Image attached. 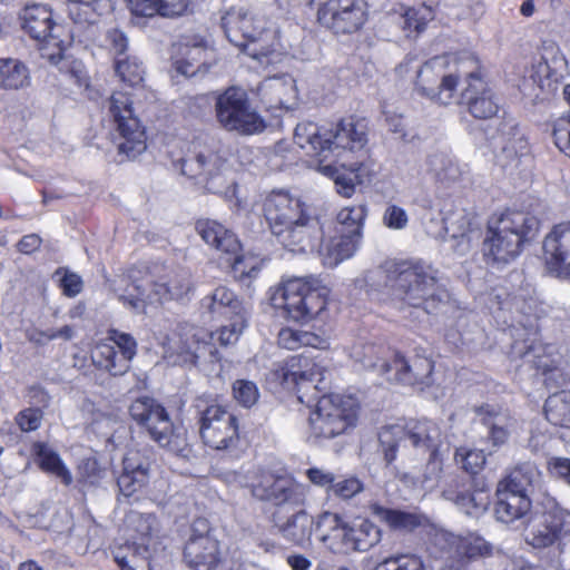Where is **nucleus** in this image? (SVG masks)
<instances>
[{
	"label": "nucleus",
	"mask_w": 570,
	"mask_h": 570,
	"mask_svg": "<svg viewBox=\"0 0 570 570\" xmlns=\"http://www.w3.org/2000/svg\"><path fill=\"white\" fill-rule=\"evenodd\" d=\"M366 215L367 207L364 204L342 208L336 215L335 233L348 234L362 238Z\"/></svg>",
	"instance_id": "a18cd8bd"
},
{
	"label": "nucleus",
	"mask_w": 570,
	"mask_h": 570,
	"mask_svg": "<svg viewBox=\"0 0 570 570\" xmlns=\"http://www.w3.org/2000/svg\"><path fill=\"white\" fill-rule=\"evenodd\" d=\"M108 114L115 124L118 153L134 159L147 148L146 131L135 114L127 92L116 91L108 100Z\"/></svg>",
	"instance_id": "9d476101"
},
{
	"label": "nucleus",
	"mask_w": 570,
	"mask_h": 570,
	"mask_svg": "<svg viewBox=\"0 0 570 570\" xmlns=\"http://www.w3.org/2000/svg\"><path fill=\"white\" fill-rule=\"evenodd\" d=\"M364 490L363 482L355 475H337L330 497L351 500Z\"/></svg>",
	"instance_id": "864d4df0"
},
{
	"label": "nucleus",
	"mask_w": 570,
	"mask_h": 570,
	"mask_svg": "<svg viewBox=\"0 0 570 570\" xmlns=\"http://www.w3.org/2000/svg\"><path fill=\"white\" fill-rule=\"evenodd\" d=\"M183 48V58L175 62V69L178 73L185 77H194L209 70V66L205 61L207 48L203 39L193 43L186 42Z\"/></svg>",
	"instance_id": "e433bc0d"
},
{
	"label": "nucleus",
	"mask_w": 570,
	"mask_h": 570,
	"mask_svg": "<svg viewBox=\"0 0 570 570\" xmlns=\"http://www.w3.org/2000/svg\"><path fill=\"white\" fill-rule=\"evenodd\" d=\"M273 525L289 542L304 546L315 530L316 521L302 507L275 510L272 514Z\"/></svg>",
	"instance_id": "b1692460"
},
{
	"label": "nucleus",
	"mask_w": 570,
	"mask_h": 570,
	"mask_svg": "<svg viewBox=\"0 0 570 570\" xmlns=\"http://www.w3.org/2000/svg\"><path fill=\"white\" fill-rule=\"evenodd\" d=\"M440 63L438 57L426 61L417 71L416 89L431 100L449 105L460 82L458 75H442L440 81L434 77V67Z\"/></svg>",
	"instance_id": "a878e982"
},
{
	"label": "nucleus",
	"mask_w": 570,
	"mask_h": 570,
	"mask_svg": "<svg viewBox=\"0 0 570 570\" xmlns=\"http://www.w3.org/2000/svg\"><path fill=\"white\" fill-rule=\"evenodd\" d=\"M404 17L405 23L409 28H413L415 31L421 32L425 29L428 21L433 18V14L430 8L422 7L420 9H407Z\"/></svg>",
	"instance_id": "e2e57ef3"
},
{
	"label": "nucleus",
	"mask_w": 570,
	"mask_h": 570,
	"mask_svg": "<svg viewBox=\"0 0 570 570\" xmlns=\"http://www.w3.org/2000/svg\"><path fill=\"white\" fill-rule=\"evenodd\" d=\"M548 351L554 352V345L542 344L541 342H532L531 344H514L513 353L518 354L527 363L530 364V358H540V356L547 355Z\"/></svg>",
	"instance_id": "bf43d9fd"
},
{
	"label": "nucleus",
	"mask_w": 570,
	"mask_h": 570,
	"mask_svg": "<svg viewBox=\"0 0 570 570\" xmlns=\"http://www.w3.org/2000/svg\"><path fill=\"white\" fill-rule=\"evenodd\" d=\"M383 222L391 229H403L407 225L409 217L402 207L390 205L384 212Z\"/></svg>",
	"instance_id": "338daca9"
},
{
	"label": "nucleus",
	"mask_w": 570,
	"mask_h": 570,
	"mask_svg": "<svg viewBox=\"0 0 570 570\" xmlns=\"http://www.w3.org/2000/svg\"><path fill=\"white\" fill-rule=\"evenodd\" d=\"M547 420L553 425L570 429V395L553 394L544 403Z\"/></svg>",
	"instance_id": "49530a36"
},
{
	"label": "nucleus",
	"mask_w": 570,
	"mask_h": 570,
	"mask_svg": "<svg viewBox=\"0 0 570 570\" xmlns=\"http://www.w3.org/2000/svg\"><path fill=\"white\" fill-rule=\"evenodd\" d=\"M20 20L21 28L32 39L57 47L63 42L61 39L63 27L53 21L52 12L47 6H27L20 13Z\"/></svg>",
	"instance_id": "412c9836"
},
{
	"label": "nucleus",
	"mask_w": 570,
	"mask_h": 570,
	"mask_svg": "<svg viewBox=\"0 0 570 570\" xmlns=\"http://www.w3.org/2000/svg\"><path fill=\"white\" fill-rule=\"evenodd\" d=\"M368 510L392 530L412 532L428 523V518L421 513L385 508L377 502L371 503Z\"/></svg>",
	"instance_id": "2f4dec72"
},
{
	"label": "nucleus",
	"mask_w": 570,
	"mask_h": 570,
	"mask_svg": "<svg viewBox=\"0 0 570 570\" xmlns=\"http://www.w3.org/2000/svg\"><path fill=\"white\" fill-rule=\"evenodd\" d=\"M222 27L228 41L249 57L261 60L267 55L263 47H256L265 31V22L262 19L242 9H233L222 18Z\"/></svg>",
	"instance_id": "f3484780"
},
{
	"label": "nucleus",
	"mask_w": 570,
	"mask_h": 570,
	"mask_svg": "<svg viewBox=\"0 0 570 570\" xmlns=\"http://www.w3.org/2000/svg\"><path fill=\"white\" fill-rule=\"evenodd\" d=\"M472 411L474 413L472 428L480 423L485 429V436L490 439L494 445H501L505 443L509 438V431L500 424L503 417L494 409V406L490 404H483L481 406H474Z\"/></svg>",
	"instance_id": "4c0bfd02"
},
{
	"label": "nucleus",
	"mask_w": 570,
	"mask_h": 570,
	"mask_svg": "<svg viewBox=\"0 0 570 570\" xmlns=\"http://www.w3.org/2000/svg\"><path fill=\"white\" fill-rule=\"evenodd\" d=\"M77 475L82 487H98L106 476V469L100 465L96 456H88L80 460Z\"/></svg>",
	"instance_id": "3c124183"
},
{
	"label": "nucleus",
	"mask_w": 570,
	"mask_h": 570,
	"mask_svg": "<svg viewBox=\"0 0 570 570\" xmlns=\"http://www.w3.org/2000/svg\"><path fill=\"white\" fill-rule=\"evenodd\" d=\"M184 560L191 570H215L222 561L219 541L205 518H197L185 543Z\"/></svg>",
	"instance_id": "2eb2a0df"
},
{
	"label": "nucleus",
	"mask_w": 570,
	"mask_h": 570,
	"mask_svg": "<svg viewBox=\"0 0 570 570\" xmlns=\"http://www.w3.org/2000/svg\"><path fill=\"white\" fill-rule=\"evenodd\" d=\"M248 317H237L228 320L227 325H223L218 332V342L222 346H228L238 341L239 335L247 327Z\"/></svg>",
	"instance_id": "4d7b16f0"
},
{
	"label": "nucleus",
	"mask_w": 570,
	"mask_h": 570,
	"mask_svg": "<svg viewBox=\"0 0 570 570\" xmlns=\"http://www.w3.org/2000/svg\"><path fill=\"white\" fill-rule=\"evenodd\" d=\"M501 139L500 150L495 154V164L503 170L519 167L521 158L529 153L525 137L520 132L519 125L512 117H504L498 127Z\"/></svg>",
	"instance_id": "4be33fe9"
},
{
	"label": "nucleus",
	"mask_w": 570,
	"mask_h": 570,
	"mask_svg": "<svg viewBox=\"0 0 570 570\" xmlns=\"http://www.w3.org/2000/svg\"><path fill=\"white\" fill-rule=\"evenodd\" d=\"M377 367L381 375L390 382L429 385L433 372V362L426 357L417 356L410 362L402 355L395 354L391 361H383Z\"/></svg>",
	"instance_id": "aec40b11"
},
{
	"label": "nucleus",
	"mask_w": 570,
	"mask_h": 570,
	"mask_svg": "<svg viewBox=\"0 0 570 570\" xmlns=\"http://www.w3.org/2000/svg\"><path fill=\"white\" fill-rule=\"evenodd\" d=\"M495 517L502 523H512L524 518L532 507V499L497 489Z\"/></svg>",
	"instance_id": "72a5a7b5"
},
{
	"label": "nucleus",
	"mask_w": 570,
	"mask_h": 570,
	"mask_svg": "<svg viewBox=\"0 0 570 570\" xmlns=\"http://www.w3.org/2000/svg\"><path fill=\"white\" fill-rule=\"evenodd\" d=\"M150 463L142 459L139 452H130L122 460V472L117 479L119 495L127 503L139 500V494L147 487L150 479Z\"/></svg>",
	"instance_id": "5701e85b"
},
{
	"label": "nucleus",
	"mask_w": 570,
	"mask_h": 570,
	"mask_svg": "<svg viewBox=\"0 0 570 570\" xmlns=\"http://www.w3.org/2000/svg\"><path fill=\"white\" fill-rule=\"evenodd\" d=\"M328 293L315 276L295 277L276 287L269 299L288 321L305 324L325 309Z\"/></svg>",
	"instance_id": "423d86ee"
},
{
	"label": "nucleus",
	"mask_w": 570,
	"mask_h": 570,
	"mask_svg": "<svg viewBox=\"0 0 570 570\" xmlns=\"http://www.w3.org/2000/svg\"><path fill=\"white\" fill-rule=\"evenodd\" d=\"M181 174L196 184L204 186L209 193L223 194L227 180L222 173L220 158L212 150L195 145L179 160Z\"/></svg>",
	"instance_id": "dca6fc26"
},
{
	"label": "nucleus",
	"mask_w": 570,
	"mask_h": 570,
	"mask_svg": "<svg viewBox=\"0 0 570 570\" xmlns=\"http://www.w3.org/2000/svg\"><path fill=\"white\" fill-rule=\"evenodd\" d=\"M120 298L135 313H145L148 304L171 301L167 282H155L150 289H147L142 284H132Z\"/></svg>",
	"instance_id": "7c9ffc66"
},
{
	"label": "nucleus",
	"mask_w": 570,
	"mask_h": 570,
	"mask_svg": "<svg viewBox=\"0 0 570 570\" xmlns=\"http://www.w3.org/2000/svg\"><path fill=\"white\" fill-rule=\"evenodd\" d=\"M32 451L40 469L59 478L65 485L72 483V475L62 462L60 455L43 442H36Z\"/></svg>",
	"instance_id": "a19ab883"
},
{
	"label": "nucleus",
	"mask_w": 570,
	"mask_h": 570,
	"mask_svg": "<svg viewBox=\"0 0 570 570\" xmlns=\"http://www.w3.org/2000/svg\"><path fill=\"white\" fill-rule=\"evenodd\" d=\"M232 390L236 402L246 409L255 405L259 399L257 385L249 380H236L233 383Z\"/></svg>",
	"instance_id": "5fc2aeb1"
},
{
	"label": "nucleus",
	"mask_w": 570,
	"mask_h": 570,
	"mask_svg": "<svg viewBox=\"0 0 570 570\" xmlns=\"http://www.w3.org/2000/svg\"><path fill=\"white\" fill-rule=\"evenodd\" d=\"M341 167L320 163L321 171L333 179L337 193L344 197H351L355 191V186L363 184L361 171L364 166L361 163H354L348 168L344 164Z\"/></svg>",
	"instance_id": "c9c22d12"
},
{
	"label": "nucleus",
	"mask_w": 570,
	"mask_h": 570,
	"mask_svg": "<svg viewBox=\"0 0 570 570\" xmlns=\"http://www.w3.org/2000/svg\"><path fill=\"white\" fill-rule=\"evenodd\" d=\"M42 417L40 407H28L18 413L16 422L23 432H31L40 428Z\"/></svg>",
	"instance_id": "052dcab7"
},
{
	"label": "nucleus",
	"mask_w": 570,
	"mask_h": 570,
	"mask_svg": "<svg viewBox=\"0 0 570 570\" xmlns=\"http://www.w3.org/2000/svg\"><path fill=\"white\" fill-rule=\"evenodd\" d=\"M435 274L436 271L421 259L387 261L367 274L366 283L429 315L435 313L443 302Z\"/></svg>",
	"instance_id": "f03ea898"
},
{
	"label": "nucleus",
	"mask_w": 570,
	"mask_h": 570,
	"mask_svg": "<svg viewBox=\"0 0 570 570\" xmlns=\"http://www.w3.org/2000/svg\"><path fill=\"white\" fill-rule=\"evenodd\" d=\"M294 142L307 155L317 157L322 164L337 149H363L367 144V127L363 120H355L353 117L341 119L331 127L302 121L295 127Z\"/></svg>",
	"instance_id": "39448f33"
},
{
	"label": "nucleus",
	"mask_w": 570,
	"mask_h": 570,
	"mask_svg": "<svg viewBox=\"0 0 570 570\" xmlns=\"http://www.w3.org/2000/svg\"><path fill=\"white\" fill-rule=\"evenodd\" d=\"M30 82L29 69L21 61L13 58L0 59V88L18 90Z\"/></svg>",
	"instance_id": "c03bdc74"
},
{
	"label": "nucleus",
	"mask_w": 570,
	"mask_h": 570,
	"mask_svg": "<svg viewBox=\"0 0 570 570\" xmlns=\"http://www.w3.org/2000/svg\"><path fill=\"white\" fill-rule=\"evenodd\" d=\"M317 8L318 23L335 35H352L367 21L365 0H309Z\"/></svg>",
	"instance_id": "ddd939ff"
},
{
	"label": "nucleus",
	"mask_w": 570,
	"mask_h": 570,
	"mask_svg": "<svg viewBox=\"0 0 570 570\" xmlns=\"http://www.w3.org/2000/svg\"><path fill=\"white\" fill-rule=\"evenodd\" d=\"M189 4V0H128L131 13L145 18L155 14L165 18L181 17L187 12Z\"/></svg>",
	"instance_id": "473e14b6"
},
{
	"label": "nucleus",
	"mask_w": 570,
	"mask_h": 570,
	"mask_svg": "<svg viewBox=\"0 0 570 570\" xmlns=\"http://www.w3.org/2000/svg\"><path fill=\"white\" fill-rule=\"evenodd\" d=\"M325 368L316 364L311 357L294 355L289 357L275 375L281 384L299 393L298 399L304 402V396L314 391L316 409L309 415L311 438L315 440L334 439L355 426L357 420V404L351 396L340 394L317 393L325 390Z\"/></svg>",
	"instance_id": "f257e3e1"
},
{
	"label": "nucleus",
	"mask_w": 570,
	"mask_h": 570,
	"mask_svg": "<svg viewBox=\"0 0 570 570\" xmlns=\"http://www.w3.org/2000/svg\"><path fill=\"white\" fill-rule=\"evenodd\" d=\"M263 210L272 235L284 248L306 253L320 246L323 227L311 205L286 191H273Z\"/></svg>",
	"instance_id": "7ed1b4c3"
},
{
	"label": "nucleus",
	"mask_w": 570,
	"mask_h": 570,
	"mask_svg": "<svg viewBox=\"0 0 570 570\" xmlns=\"http://www.w3.org/2000/svg\"><path fill=\"white\" fill-rule=\"evenodd\" d=\"M433 543L440 549V558L444 559L450 570H461L463 567L462 539L451 532H436Z\"/></svg>",
	"instance_id": "37998d69"
},
{
	"label": "nucleus",
	"mask_w": 570,
	"mask_h": 570,
	"mask_svg": "<svg viewBox=\"0 0 570 570\" xmlns=\"http://www.w3.org/2000/svg\"><path fill=\"white\" fill-rule=\"evenodd\" d=\"M195 230L207 245L224 254L236 253L240 249V242L237 236L217 220L198 219L195 223Z\"/></svg>",
	"instance_id": "cd10ccee"
},
{
	"label": "nucleus",
	"mask_w": 570,
	"mask_h": 570,
	"mask_svg": "<svg viewBox=\"0 0 570 570\" xmlns=\"http://www.w3.org/2000/svg\"><path fill=\"white\" fill-rule=\"evenodd\" d=\"M169 297L171 299H183L191 291V281L187 273L175 275L168 282Z\"/></svg>",
	"instance_id": "0e129e2a"
},
{
	"label": "nucleus",
	"mask_w": 570,
	"mask_h": 570,
	"mask_svg": "<svg viewBox=\"0 0 570 570\" xmlns=\"http://www.w3.org/2000/svg\"><path fill=\"white\" fill-rule=\"evenodd\" d=\"M375 570H425V564L420 556L396 553L383 559Z\"/></svg>",
	"instance_id": "603ef678"
},
{
	"label": "nucleus",
	"mask_w": 570,
	"mask_h": 570,
	"mask_svg": "<svg viewBox=\"0 0 570 570\" xmlns=\"http://www.w3.org/2000/svg\"><path fill=\"white\" fill-rule=\"evenodd\" d=\"M379 440L384 460L390 465L396 459V451L401 445L412 446L419 455L435 454L442 443V433L440 426L431 420H411L404 429L399 426L384 429Z\"/></svg>",
	"instance_id": "6e6552de"
},
{
	"label": "nucleus",
	"mask_w": 570,
	"mask_h": 570,
	"mask_svg": "<svg viewBox=\"0 0 570 570\" xmlns=\"http://www.w3.org/2000/svg\"><path fill=\"white\" fill-rule=\"evenodd\" d=\"M226 262L230 268L233 278L242 286L249 287L262 271V264L254 256L245 255L242 248L236 253H226Z\"/></svg>",
	"instance_id": "ea45409f"
},
{
	"label": "nucleus",
	"mask_w": 570,
	"mask_h": 570,
	"mask_svg": "<svg viewBox=\"0 0 570 570\" xmlns=\"http://www.w3.org/2000/svg\"><path fill=\"white\" fill-rule=\"evenodd\" d=\"M540 220L529 212L507 210L488 220L483 252L488 261L508 264L514 261L538 235Z\"/></svg>",
	"instance_id": "20e7f679"
},
{
	"label": "nucleus",
	"mask_w": 570,
	"mask_h": 570,
	"mask_svg": "<svg viewBox=\"0 0 570 570\" xmlns=\"http://www.w3.org/2000/svg\"><path fill=\"white\" fill-rule=\"evenodd\" d=\"M129 414L160 446L179 456L187 455L189 450L186 430L173 423L166 407L156 399L137 397L129 406Z\"/></svg>",
	"instance_id": "0eeeda50"
},
{
	"label": "nucleus",
	"mask_w": 570,
	"mask_h": 570,
	"mask_svg": "<svg viewBox=\"0 0 570 570\" xmlns=\"http://www.w3.org/2000/svg\"><path fill=\"white\" fill-rule=\"evenodd\" d=\"M492 553V544L481 535L470 532L465 535V559L489 557Z\"/></svg>",
	"instance_id": "13d9d810"
},
{
	"label": "nucleus",
	"mask_w": 570,
	"mask_h": 570,
	"mask_svg": "<svg viewBox=\"0 0 570 570\" xmlns=\"http://www.w3.org/2000/svg\"><path fill=\"white\" fill-rule=\"evenodd\" d=\"M553 138L557 147L570 156V118L560 119L557 122L553 129Z\"/></svg>",
	"instance_id": "774afa93"
},
{
	"label": "nucleus",
	"mask_w": 570,
	"mask_h": 570,
	"mask_svg": "<svg viewBox=\"0 0 570 570\" xmlns=\"http://www.w3.org/2000/svg\"><path fill=\"white\" fill-rule=\"evenodd\" d=\"M361 239V237H354L353 235L335 233V235L330 238L328 243L320 246L324 265L335 267L341 262L352 257Z\"/></svg>",
	"instance_id": "f704fd0d"
},
{
	"label": "nucleus",
	"mask_w": 570,
	"mask_h": 570,
	"mask_svg": "<svg viewBox=\"0 0 570 570\" xmlns=\"http://www.w3.org/2000/svg\"><path fill=\"white\" fill-rule=\"evenodd\" d=\"M254 498L271 502L276 510L296 509L305 503L304 490L293 479L263 472L250 485Z\"/></svg>",
	"instance_id": "a211bd4d"
},
{
	"label": "nucleus",
	"mask_w": 570,
	"mask_h": 570,
	"mask_svg": "<svg viewBox=\"0 0 570 570\" xmlns=\"http://www.w3.org/2000/svg\"><path fill=\"white\" fill-rule=\"evenodd\" d=\"M199 435L213 450L229 451L239 442L238 419L224 405L199 401L196 405Z\"/></svg>",
	"instance_id": "9b49d317"
},
{
	"label": "nucleus",
	"mask_w": 570,
	"mask_h": 570,
	"mask_svg": "<svg viewBox=\"0 0 570 570\" xmlns=\"http://www.w3.org/2000/svg\"><path fill=\"white\" fill-rule=\"evenodd\" d=\"M473 484V491L465 497V513L479 518L490 505V493L484 478H475Z\"/></svg>",
	"instance_id": "8fccbe9b"
},
{
	"label": "nucleus",
	"mask_w": 570,
	"mask_h": 570,
	"mask_svg": "<svg viewBox=\"0 0 570 570\" xmlns=\"http://www.w3.org/2000/svg\"><path fill=\"white\" fill-rule=\"evenodd\" d=\"M465 105L478 119H488L499 110L498 98L489 83V76L474 52L465 55Z\"/></svg>",
	"instance_id": "4468645a"
},
{
	"label": "nucleus",
	"mask_w": 570,
	"mask_h": 570,
	"mask_svg": "<svg viewBox=\"0 0 570 570\" xmlns=\"http://www.w3.org/2000/svg\"><path fill=\"white\" fill-rule=\"evenodd\" d=\"M306 475L314 485L323 488L327 495H331L336 474L321 468H309Z\"/></svg>",
	"instance_id": "69168bd1"
},
{
	"label": "nucleus",
	"mask_w": 570,
	"mask_h": 570,
	"mask_svg": "<svg viewBox=\"0 0 570 570\" xmlns=\"http://www.w3.org/2000/svg\"><path fill=\"white\" fill-rule=\"evenodd\" d=\"M115 71L120 80L130 87H136L144 81L145 68L137 57L115 58Z\"/></svg>",
	"instance_id": "de8ad7c7"
},
{
	"label": "nucleus",
	"mask_w": 570,
	"mask_h": 570,
	"mask_svg": "<svg viewBox=\"0 0 570 570\" xmlns=\"http://www.w3.org/2000/svg\"><path fill=\"white\" fill-rule=\"evenodd\" d=\"M128 522L138 534L136 538L139 540V542H136L138 549L142 548L147 552L150 537L157 527L156 515L154 513L131 512L128 515Z\"/></svg>",
	"instance_id": "09e8293b"
},
{
	"label": "nucleus",
	"mask_w": 570,
	"mask_h": 570,
	"mask_svg": "<svg viewBox=\"0 0 570 570\" xmlns=\"http://www.w3.org/2000/svg\"><path fill=\"white\" fill-rule=\"evenodd\" d=\"M444 223V243L449 244L450 248L453 252L458 250V247L461 245V239L463 238V225L460 223V219H453L452 217H446L443 219Z\"/></svg>",
	"instance_id": "680f3d73"
},
{
	"label": "nucleus",
	"mask_w": 570,
	"mask_h": 570,
	"mask_svg": "<svg viewBox=\"0 0 570 570\" xmlns=\"http://www.w3.org/2000/svg\"><path fill=\"white\" fill-rule=\"evenodd\" d=\"M543 259L548 272L562 279L570 278V222L560 223L550 230L542 243Z\"/></svg>",
	"instance_id": "6ab92c4d"
},
{
	"label": "nucleus",
	"mask_w": 570,
	"mask_h": 570,
	"mask_svg": "<svg viewBox=\"0 0 570 570\" xmlns=\"http://www.w3.org/2000/svg\"><path fill=\"white\" fill-rule=\"evenodd\" d=\"M107 341L116 346V350L130 363L137 354V342L135 337L128 333L120 332L116 328L108 331Z\"/></svg>",
	"instance_id": "6e6d98bb"
},
{
	"label": "nucleus",
	"mask_w": 570,
	"mask_h": 570,
	"mask_svg": "<svg viewBox=\"0 0 570 570\" xmlns=\"http://www.w3.org/2000/svg\"><path fill=\"white\" fill-rule=\"evenodd\" d=\"M217 122L227 131L249 136L266 128L263 117L252 107L247 92L239 87H229L216 97Z\"/></svg>",
	"instance_id": "1a4fd4ad"
},
{
	"label": "nucleus",
	"mask_w": 570,
	"mask_h": 570,
	"mask_svg": "<svg viewBox=\"0 0 570 570\" xmlns=\"http://www.w3.org/2000/svg\"><path fill=\"white\" fill-rule=\"evenodd\" d=\"M351 522L338 513L324 511L317 515L315 532L323 544L333 553L348 554L352 552Z\"/></svg>",
	"instance_id": "393cba45"
},
{
	"label": "nucleus",
	"mask_w": 570,
	"mask_h": 570,
	"mask_svg": "<svg viewBox=\"0 0 570 570\" xmlns=\"http://www.w3.org/2000/svg\"><path fill=\"white\" fill-rule=\"evenodd\" d=\"M541 480L540 471L531 462L514 466L497 485V489L521 494L532 499Z\"/></svg>",
	"instance_id": "c85d7f7f"
},
{
	"label": "nucleus",
	"mask_w": 570,
	"mask_h": 570,
	"mask_svg": "<svg viewBox=\"0 0 570 570\" xmlns=\"http://www.w3.org/2000/svg\"><path fill=\"white\" fill-rule=\"evenodd\" d=\"M541 505L542 511L530 517L525 533V542L535 549L552 546L562 534L570 537V511L550 495Z\"/></svg>",
	"instance_id": "f8f14e48"
},
{
	"label": "nucleus",
	"mask_w": 570,
	"mask_h": 570,
	"mask_svg": "<svg viewBox=\"0 0 570 570\" xmlns=\"http://www.w3.org/2000/svg\"><path fill=\"white\" fill-rule=\"evenodd\" d=\"M351 539L353 551H368L382 539L381 529L368 519H355L351 522Z\"/></svg>",
	"instance_id": "79ce46f5"
},
{
	"label": "nucleus",
	"mask_w": 570,
	"mask_h": 570,
	"mask_svg": "<svg viewBox=\"0 0 570 570\" xmlns=\"http://www.w3.org/2000/svg\"><path fill=\"white\" fill-rule=\"evenodd\" d=\"M258 92L268 110L289 109V101L296 95L295 81L291 78H268L262 82Z\"/></svg>",
	"instance_id": "c756f323"
},
{
	"label": "nucleus",
	"mask_w": 570,
	"mask_h": 570,
	"mask_svg": "<svg viewBox=\"0 0 570 570\" xmlns=\"http://www.w3.org/2000/svg\"><path fill=\"white\" fill-rule=\"evenodd\" d=\"M200 307L215 321L248 317L243 301L226 286H217L200 301Z\"/></svg>",
	"instance_id": "bb28decb"
},
{
	"label": "nucleus",
	"mask_w": 570,
	"mask_h": 570,
	"mask_svg": "<svg viewBox=\"0 0 570 570\" xmlns=\"http://www.w3.org/2000/svg\"><path fill=\"white\" fill-rule=\"evenodd\" d=\"M94 364L112 376H121L130 368V362L116 350L115 345L108 342L96 345L91 353Z\"/></svg>",
	"instance_id": "58836bf2"
}]
</instances>
